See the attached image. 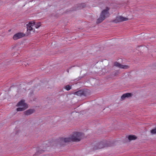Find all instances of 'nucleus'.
Segmentation results:
<instances>
[{
    "mask_svg": "<svg viewBox=\"0 0 156 156\" xmlns=\"http://www.w3.org/2000/svg\"><path fill=\"white\" fill-rule=\"evenodd\" d=\"M137 137L135 135H129L128 136V139L129 140H136Z\"/></svg>",
    "mask_w": 156,
    "mask_h": 156,
    "instance_id": "f8f14e48",
    "label": "nucleus"
},
{
    "mask_svg": "<svg viewBox=\"0 0 156 156\" xmlns=\"http://www.w3.org/2000/svg\"><path fill=\"white\" fill-rule=\"evenodd\" d=\"M151 133L152 134H156V127L151 131Z\"/></svg>",
    "mask_w": 156,
    "mask_h": 156,
    "instance_id": "2eb2a0df",
    "label": "nucleus"
},
{
    "mask_svg": "<svg viewBox=\"0 0 156 156\" xmlns=\"http://www.w3.org/2000/svg\"><path fill=\"white\" fill-rule=\"evenodd\" d=\"M41 26V23H38L35 24L33 21H31L27 25V31L26 34L27 36L33 34L34 32V28H38Z\"/></svg>",
    "mask_w": 156,
    "mask_h": 156,
    "instance_id": "f257e3e1",
    "label": "nucleus"
},
{
    "mask_svg": "<svg viewBox=\"0 0 156 156\" xmlns=\"http://www.w3.org/2000/svg\"><path fill=\"white\" fill-rule=\"evenodd\" d=\"M34 110L33 109H29L24 112V114L26 115H29L34 113Z\"/></svg>",
    "mask_w": 156,
    "mask_h": 156,
    "instance_id": "9b49d317",
    "label": "nucleus"
},
{
    "mask_svg": "<svg viewBox=\"0 0 156 156\" xmlns=\"http://www.w3.org/2000/svg\"><path fill=\"white\" fill-rule=\"evenodd\" d=\"M132 95V94L130 93H126L123 94L121 97V99L122 100H124L126 98H129L131 97Z\"/></svg>",
    "mask_w": 156,
    "mask_h": 156,
    "instance_id": "9d476101",
    "label": "nucleus"
},
{
    "mask_svg": "<svg viewBox=\"0 0 156 156\" xmlns=\"http://www.w3.org/2000/svg\"><path fill=\"white\" fill-rule=\"evenodd\" d=\"M109 8L107 7L105 9L103 10L100 15V17L98 19L97 23H100L102 22L105 18L108 17L109 16Z\"/></svg>",
    "mask_w": 156,
    "mask_h": 156,
    "instance_id": "f03ea898",
    "label": "nucleus"
},
{
    "mask_svg": "<svg viewBox=\"0 0 156 156\" xmlns=\"http://www.w3.org/2000/svg\"><path fill=\"white\" fill-rule=\"evenodd\" d=\"M27 108H26L23 107H20L17 108L16 110L17 111H22L25 110Z\"/></svg>",
    "mask_w": 156,
    "mask_h": 156,
    "instance_id": "ddd939ff",
    "label": "nucleus"
},
{
    "mask_svg": "<svg viewBox=\"0 0 156 156\" xmlns=\"http://www.w3.org/2000/svg\"><path fill=\"white\" fill-rule=\"evenodd\" d=\"M44 150H40V151H38L37 152L36 154H38L39 153H41L44 152Z\"/></svg>",
    "mask_w": 156,
    "mask_h": 156,
    "instance_id": "f3484780",
    "label": "nucleus"
},
{
    "mask_svg": "<svg viewBox=\"0 0 156 156\" xmlns=\"http://www.w3.org/2000/svg\"><path fill=\"white\" fill-rule=\"evenodd\" d=\"M83 133H80L75 132L71 136L73 141L78 142L80 141L83 138Z\"/></svg>",
    "mask_w": 156,
    "mask_h": 156,
    "instance_id": "7ed1b4c3",
    "label": "nucleus"
},
{
    "mask_svg": "<svg viewBox=\"0 0 156 156\" xmlns=\"http://www.w3.org/2000/svg\"><path fill=\"white\" fill-rule=\"evenodd\" d=\"M85 6V4L84 3H83L81 4V7H82V8H83Z\"/></svg>",
    "mask_w": 156,
    "mask_h": 156,
    "instance_id": "a211bd4d",
    "label": "nucleus"
},
{
    "mask_svg": "<svg viewBox=\"0 0 156 156\" xmlns=\"http://www.w3.org/2000/svg\"><path fill=\"white\" fill-rule=\"evenodd\" d=\"M114 66L119 68L124 69H127L129 68V66H128L122 65L118 62H115L114 64Z\"/></svg>",
    "mask_w": 156,
    "mask_h": 156,
    "instance_id": "423d86ee",
    "label": "nucleus"
},
{
    "mask_svg": "<svg viewBox=\"0 0 156 156\" xmlns=\"http://www.w3.org/2000/svg\"><path fill=\"white\" fill-rule=\"evenodd\" d=\"M75 94L79 96H81L83 94V92L81 91H78L75 92Z\"/></svg>",
    "mask_w": 156,
    "mask_h": 156,
    "instance_id": "4468645a",
    "label": "nucleus"
},
{
    "mask_svg": "<svg viewBox=\"0 0 156 156\" xmlns=\"http://www.w3.org/2000/svg\"><path fill=\"white\" fill-rule=\"evenodd\" d=\"M98 147L95 148L96 149H101L105 147H107V145L105 144L103 142H100L98 144Z\"/></svg>",
    "mask_w": 156,
    "mask_h": 156,
    "instance_id": "1a4fd4ad",
    "label": "nucleus"
},
{
    "mask_svg": "<svg viewBox=\"0 0 156 156\" xmlns=\"http://www.w3.org/2000/svg\"><path fill=\"white\" fill-rule=\"evenodd\" d=\"M25 34L22 33H18L15 34L13 36V38L14 40H16L24 37Z\"/></svg>",
    "mask_w": 156,
    "mask_h": 156,
    "instance_id": "0eeeda50",
    "label": "nucleus"
},
{
    "mask_svg": "<svg viewBox=\"0 0 156 156\" xmlns=\"http://www.w3.org/2000/svg\"><path fill=\"white\" fill-rule=\"evenodd\" d=\"M17 106L19 107H23L27 108L28 107L27 105L25 103L24 100H22L19 102L17 104Z\"/></svg>",
    "mask_w": 156,
    "mask_h": 156,
    "instance_id": "6e6552de",
    "label": "nucleus"
},
{
    "mask_svg": "<svg viewBox=\"0 0 156 156\" xmlns=\"http://www.w3.org/2000/svg\"><path fill=\"white\" fill-rule=\"evenodd\" d=\"M128 19L126 18L119 16H117L113 21L115 23H118L127 20Z\"/></svg>",
    "mask_w": 156,
    "mask_h": 156,
    "instance_id": "39448f33",
    "label": "nucleus"
},
{
    "mask_svg": "<svg viewBox=\"0 0 156 156\" xmlns=\"http://www.w3.org/2000/svg\"><path fill=\"white\" fill-rule=\"evenodd\" d=\"M71 141H73V140L71 136L68 137L61 138L58 140L59 144L61 145H63L64 143H68Z\"/></svg>",
    "mask_w": 156,
    "mask_h": 156,
    "instance_id": "20e7f679",
    "label": "nucleus"
},
{
    "mask_svg": "<svg viewBox=\"0 0 156 156\" xmlns=\"http://www.w3.org/2000/svg\"><path fill=\"white\" fill-rule=\"evenodd\" d=\"M71 89V87L69 85L66 86L65 87V89L67 90H69Z\"/></svg>",
    "mask_w": 156,
    "mask_h": 156,
    "instance_id": "dca6fc26",
    "label": "nucleus"
}]
</instances>
